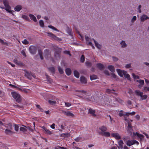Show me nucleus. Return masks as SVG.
I'll list each match as a JSON object with an SVG mask.
<instances>
[{
    "label": "nucleus",
    "mask_w": 149,
    "mask_h": 149,
    "mask_svg": "<svg viewBox=\"0 0 149 149\" xmlns=\"http://www.w3.org/2000/svg\"><path fill=\"white\" fill-rule=\"evenodd\" d=\"M11 94L12 97L15 100H16V102L19 103L21 101V98L20 95L15 92H11Z\"/></svg>",
    "instance_id": "1"
},
{
    "label": "nucleus",
    "mask_w": 149,
    "mask_h": 149,
    "mask_svg": "<svg viewBox=\"0 0 149 149\" xmlns=\"http://www.w3.org/2000/svg\"><path fill=\"white\" fill-rule=\"evenodd\" d=\"M3 2L5 8H3L5 9L6 11L10 13H11L13 12V10H10L11 8V7L9 5L8 2L7 0H3Z\"/></svg>",
    "instance_id": "2"
},
{
    "label": "nucleus",
    "mask_w": 149,
    "mask_h": 149,
    "mask_svg": "<svg viewBox=\"0 0 149 149\" xmlns=\"http://www.w3.org/2000/svg\"><path fill=\"white\" fill-rule=\"evenodd\" d=\"M55 49V52L54 53V56L56 59H58L60 57V53L61 52V49L58 48L57 47Z\"/></svg>",
    "instance_id": "3"
},
{
    "label": "nucleus",
    "mask_w": 149,
    "mask_h": 149,
    "mask_svg": "<svg viewBox=\"0 0 149 149\" xmlns=\"http://www.w3.org/2000/svg\"><path fill=\"white\" fill-rule=\"evenodd\" d=\"M37 47L33 45H31L29 48L30 52L32 54H35L37 52Z\"/></svg>",
    "instance_id": "4"
},
{
    "label": "nucleus",
    "mask_w": 149,
    "mask_h": 149,
    "mask_svg": "<svg viewBox=\"0 0 149 149\" xmlns=\"http://www.w3.org/2000/svg\"><path fill=\"white\" fill-rule=\"evenodd\" d=\"M128 126L127 127V131L128 132L132 134L133 130L132 129V126L131 123L129 121H128L127 122Z\"/></svg>",
    "instance_id": "5"
},
{
    "label": "nucleus",
    "mask_w": 149,
    "mask_h": 149,
    "mask_svg": "<svg viewBox=\"0 0 149 149\" xmlns=\"http://www.w3.org/2000/svg\"><path fill=\"white\" fill-rule=\"evenodd\" d=\"M44 54L45 57L46 59L50 57V53L48 49H46L44 51Z\"/></svg>",
    "instance_id": "6"
},
{
    "label": "nucleus",
    "mask_w": 149,
    "mask_h": 149,
    "mask_svg": "<svg viewBox=\"0 0 149 149\" xmlns=\"http://www.w3.org/2000/svg\"><path fill=\"white\" fill-rule=\"evenodd\" d=\"M47 34L48 36H49L53 38L54 40H58V41H61V38H60L58 37H56V36L54 35L53 33H48Z\"/></svg>",
    "instance_id": "7"
},
{
    "label": "nucleus",
    "mask_w": 149,
    "mask_h": 149,
    "mask_svg": "<svg viewBox=\"0 0 149 149\" xmlns=\"http://www.w3.org/2000/svg\"><path fill=\"white\" fill-rule=\"evenodd\" d=\"M13 130L5 129L4 132L7 135H12L15 133V132L12 131Z\"/></svg>",
    "instance_id": "8"
},
{
    "label": "nucleus",
    "mask_w": 149,
    "mask_h": 149,
    "mask_svg": "<svg viewBox=\"0 0 149 149\" xmlns=\"http://www.w3.org/2000/svg\"><path fill=\"white\" fill-rule=\"evenodd\" d=\"M25 76L26 77L27 79L30 80H31L32 78V74L31 72L26 71Z\"/></svg>",
    "instance_id": "9"
},
{
    "label": "nucleus",
    "mask_w": 149,
    "mask_h": 149,
    "mask_svg": "<svg viewBox=\"0 0 149 149\" xmlns=\"http://www.w3.org/2000/svg\"><path fill=\"white\" fill-rule=\"evenodd\" d=\"M88 113L92 115V116H96V115L95 114V110L92 109L91 108H88Z\"/></svg>",
    "instance_id": "10"
},
{
    "label": "nucleus",
    "mask_w": 149,
    "mask_h": 149,
    "mask_svg": "<svg viewBox=\"0 0 149 149\" xmlns=\"http://www.w3.org/2000/svg\"><path fill=\"white\" fill-rule=\"evenodd\" d=\"M111 136L116 139H121V137L118 133H113Z\"/></svg>",
    "instance_id": "11"
},
{
    "label": "nucleus",
    "mask_w": 149,
    "mask_h": 149,
    "mask_svg": "<svg viewBox=\"0 0 149 149\" xmlns=\"http://www.w3.org/2000/svg\"><path fill=\"white\" fill-rule=\"evenodd\" d=\"M106 92L107 93L110 94L112 93L115 95H118V93L114 92L115 91L114 89H108L106 90Z\"/></svg>",
    "instance_id": "12"
},
{
    "label": "nucleus",
    "mask_w": 149,
    "mask_h": 149,
    "mask_svg": "<svg viewBox=\"0 0 149 149\" xmlns=\"http://www.w3.org/2000/svg\"><path fill=\"white\" fill-rule=\"evenodd\" d=\"M76 91L79 92L82 94L81 95H80L79 94H78L79 95H77L78 96L80 97H82L83 96L86 95V91L84 90H77Z\"/></svg>",
    "instance_id": "13"
},
{
    "label": "nucleus",
    "mask_w": 149,
    "mask_h": 149,
    "mask_svg": "<svg viewBox=\"0 0 149 149\" xmlns=\"http://www.w3.org/2000/svg\"><path fill=\"white\" fill-rule=\"evenodd\" d=\"M149 18V17H148L146 15H143L141 16L140 19L141 22H143L145 20Z\"/></svg>",
    "instance_id": "14"
},
{
    "label": "nucleus",
    "mask_w": 149,
    "mask_h": 149,
    "mask_svg": "<svg viewBox=\"0 0 149 149\" xmlns=\"http://www.w3.org/2000/svg\"><path fill=\"white\" fill-rule=\"evenodd\" d=\"M99 134L106 137H109L110 136V134L108 132H101L99 133Z\"/></svg>",
    "instance_id": "15"
},
{
    "label": "nucleus",
    "mask_w": 149,
    "mask_h": 149,
    "mask_svg": "<svg viewBox=\"0 0 149 149\" xmlns=\"http://www.w3.org/2000/svg\"><path fill=\"white\" fill-rule=\"evenodd\" d=\"M66 31L70 35L72 36L73 35V33L72 32L71 29L67 26L66 28Z\"/></svg>",
    "instance_id": "16"
},
{
    "label": "nucleus",
    "mask_w": 149,
    "mask_h": 149,
    "mask_svg": "<svg viewBox=\"0 0 149 149\" xmlns=\"http://www.w3.org/2000/svg\"><path fill=\"white\" fill-rule=\"evenodd\" d=\"M121 47L122 48H125L127 46V45L124 40H122L120 43Z\"/></svg>",
    "instance_id": "17"
},
{
    "label": "nucleus",
    "mask_w": 149,
    "mask_h": 149,
    "mask_svg": "<svg viewBox=\"0 0 149 149\" xmlns=\"http://www.w3.org/2000/svg\"><path fill=\"white\" fill-rule=\"evenodd\" d=\"M5 127L6 128V129L9 130H13V126L12 124L10 123L8 124H6L5 126Z\"/></svg>",
    "instance_id": "18"
},
{
    "label": "nucleus",
    "mask_w": 149,
    "mask_h": 149,
    "mask_svg": "<svg viewBox=\"0 0 149 149\" xmlns=\"http://www.w3.org/2000/svg\"><path fill=\"white\" fill-rule=\"evenodd\" d=\"M116 71L118 73V74L121 77H123L124 72L125 70H121L120 69H116Z\"/></svg>",
    "instance_id": "19"
},
{
    "label": "nucleus",
    "mask_w": 149,
    "mask_h": 149,
    "mask_svg": "<svg viewBox=\"0 0 149 149\" xmlns=\"http://www.w3.org/2000/svg\"><path fill=\"white\" fill-rule=\"evenodd\" d=\"M118 143L119 145V146L118 147V148L122 149L123 148V145L124 144V143L123 141L120 140L119 141Z\"/></svg>",
    "instance_id": "20"
},
{
    "label": "nucleus",
    "mask_w": 149,
    "mask_h": 149,
    "mask_svg": "<svg viewBox=\"0 0 149 149\" xmlns=\"http://www.w3.org/2000/svg\"><path fill=\"white\" fill-rule=\"evenodd\" d=\"M123 74L124 76L128 80H130L131 78L130 76V75L129 74L127 73V72L125 71L124 72Z\"/></svg>",
    "instance_id": "21"
},
{
    "label": "nucleus",
    "mask_w": 149,
    "mask_h": 149,
    "mask_svg": "<svg viewBox=\"0 0 149 149\" xmlns=\"http://www.w3.org/2000/svg\"><path fill=\"white\" fill-rule=\"evenodd\" d=\"M81 82L82 83L86 84L87 83L86 79L84 76H81L80 78Z\"/></svg>",
    "instance_id": "22"
},
{
    "label": "nucleus",
    "mask_w": 149,
    "mask_h": 149,
    "mask_svg": "<svg viewBox=\"0 0 149 149\" xmlns=\"http://www.w3.org/2000/svg\"><path fill=\"white\" fill-rule=\"evenodd\" d=\"M63 113H64V115L67 116H74V115L72 113H71L70 111L67 112L65 111H63Z\"/></svg>",
    "instance_id": "23"
},
{
    "label": "nucleus",
    "mask_w": 149,
    "mask_h": 149,
    "mask_svg": "<svg viewBox=\"0 0 149 149\" xmlns=\"http://www.w3.org/2000/svg\"><path fill=\"white\" fill-rule=\"evenodd\" d=\"M97 67L100 70H102L104 68L103 65L100 63H98L97 64Z\"/></svg>",
    "instance_id": "24"
},
{
    "label": "nucleus",
    "mask_w": 149,
    "mask_h": 149,
    "mask_svg": "<svg viewBox=\"0 0 149 149\" xmlns=\"http://www.w3.org/2000/svg\"><path fill=\"white\" fill-rule=\"evenodd\" d=\"M50 72L53 74H54L55 72V69L54 67H49L48 68Z\"/></svg>",
    "instance_id": "25"
},
{
    "label": "nucleus",
    "mask_w": 149,
    "mask_h": 149,
    "mask_svg": "<svg viewBox=\"0 0 149 149\" xmlns=\"http://www.w3.org/2000/svg\"><path fill=\"white\" fill-rule=\"evenodd\" d=\"M93 40L95 42V46L96 47H97L98 49H100L101 48V45L99 44L95 39H93Z\"/></svg>",
    "instance_id": "26"
},
{
    "label": "nucleus",
    "mask_w": 149,
    "mask_h": 149,
    "mask_svg": "<svg viewBox=\"0 0 149 149\" xmlns=\"http://www.w3.org/2000/svg\"><path fill=\"white\" fill-rule=\"evenodd\" d=\"M136 82H139L140 84V85H139V87H140L143 85L144 83V81L143 80L140 79L136 80Z\"/></svg>",
    "instance_id": "27"
},
{
    "label": "nucleus",
    "mask_w": 149,
    "mask_h": 149,
    "mask_svg": "<svg viewBox=\"0 0 149 149\" xmlns=\"http://www.w3.org/2000/svg\"><path fill=\"white\" fill-rule=\"evenodd\" d=\"M65 71L66 74L68 76L70 75L71 74V70L69 68H66L65 70Z\"/></svg>",
    "instance_id": "28"
},
{
    "label": "nucleus",
    "mask_w": 149,
    "mask_h": 149,
    "mask_svg": "<svg viewBox=\"0 0 149 149\" xmlns=\"http://www.w3.org/2000/svg\"><path fill=\"white\" fill-rule=\"evenodd\" d=\"M29 16L32 20H33L35 22L37 21V20L36 17L33 15L31 14H30L29 15Z\"/></svg>",
    "instance_id": "29"
},
{
    "label": "nucleus",
    "mask_w": 149,
    "mask_h": 149,
    "mask_svg": "<svg viewBox=\"0 0 149 149\" xmlns=\"http://www.w3.org/2000/svg\"><path fill=\"white\" fill-rule=\"evenodd\" d=\"M70 134L69 133H63L60 134V136L64 137H67L70 136Z\"/></svg>",
    "instance_id": "30"
},
{
    "label": "nucleus",
    "mask_w": 149,
    "mask_h": 149,
    "mask_svg": "<svg viewBox=\"0 0 149 149\" xmlns=\"http://www.w3.org/2000/svg\"><path fill=\"white\" fill-rule=\"evenodd\" d=\"M135 92L137 95H139L140 96H142V95L143 94V92H141L138 90H136Z\"/></svg>",
    "instance_id": "31"
},
{
    "label": "nucleus",
    "mask_w": 149,
    "mask_h": 149,
    "mask_svg": "<svg viewBox=\"0 0 149 149\" xmlns=\"http://www.w3.org/2000/svg\"><path fill=\"white\" fill-rule=\"evenodd\" d=\"M108 69L111 72H113L115 71L114 68L113 66L110 65L108 66Z\"/></svg>",
    "instance_id": "32"
},
{
    "label": "nucleus",
    "mask_w": 149,
    "mask_h": 149,
    "mask_svg": "<svg viewBox=\"0 0 149 149\" xmlns=\"http://www.w3.org/2000/svg\"><path fill=\"white\" fill-rule=\"evenodd\" d=\"M22 9V6L20 5L16 6L15 8V11H19Z\"/></svg>",
    "instance_id": "33"
},
{
    "label": "nucleus",
    "mask_w": 149,
    "mask_h": 149,
    "mask_svg": "<svg viewBox=\"0 0 149 149\" xmlns=\"http://www.w3.org/2000/svg\"><path fill=\"white\" fill-rule=\"evenodd\" d=\"M74 76L77 78H79V73L77 70H75L74 72Z\"/></svg>",
    "instance_id": "34"
},
{
    "label": "nucleus",
    "mask_w": 149,
    "mask_h": 149,
    "mask_svg": "<svg viewBox=\"0 0 149 149\" xmlns=\"http://www.w3.org/2000/svg\"><path fill=\"white\" fill-rule=\"evenodd\" d=\"M20 131L22 132L23 133H24L27 131V129L24 127H21L19 128Z\"/></svg>",
    "instance_id": "35"
},
{
    "label": "nucleus",
    "mask_w": 149,
    "mask_h": 149,
    "mask_svg": "<svg viewBox=\"0 0 149 149\" xmlns=\"http://www.w3.org/2000/svg\"><path fill=\"white\" fill-rule=\"evenodd\" d=\"M13 61L15 64L19 65H21L22 63L20 61H18L17 59H15L13 60Z\"/></svg>",
    "instance_id": "36"
},
{
    "label": "nucleus",
    "mask_w": 149,
    "mask_h": 149,
    "mask_svg": "<svg viewBox=\"0 0 149 149\" xmlns=\"http://www.w3.org/2000/svg\"><path fill=\"white\" fill-rule=\"evenodd\" d=\"M90 77L91 80H93L97 79V76L96 75L94 74L90 75Z\"/></svg>",
    "instance_id": "37"
},
{
    "label": "nucleus",
    "mask_w": 149,
    "mask_h": 149,
    "mask_svg": "<svg viewBox=\"0 0 149 149\" xmlns=\"http://www.w3.org/2000/svg\"><path fill=\"white\" fill-rule=\"evenodd\" d=\"M99 129L101 130L103 132H106L107 130L106 127L105 126H102L99 128Z\"/></svg>",
    "instance_id": "38"
},
{
    "label": "nucleus",
    "mask_w": 149,
    "mask_h": 149,
    "mask_svg": "<svg viewBox=\"0 0 149 149\" xmlns=\"http://www.w3.org/2000/svg\"><path fill=\"white\" fill-rule=\"evenodd\" d=\"M136 135L141 140L143 139L144 136L141 134H140L137 132H136Z\"/></svg>",
    "instance_id": "39"
},
{
    "label": "nucleus",
    "mask_w": 149,
    "mask_h": 149,
    "mask_svg": "<svg viewBox=\"0 0 149 149\" xmlns=\"http://www.w3.org/2000/svg\"><path fill=\"white\" fill-rule=\"evenodd\" d=\"M134 144V143H133L132 141L128 140L127 142V145L129 146H131L132 145Z\"/></svg>",
    "instance_id": "40"
},
{
    "label": "nucleus",
    "mask_w": 149,
    "mask_h": 149,
    "mask_svg": "<svg viewBox=\"0 0 149 149\" xmlns=\"http://www.w3.org/2000/svg\"><path fill=\"white\" fill-rule=\"evenodd\" d=\"M49 103L51 105H54L56 104V102L51 100H48Z\"/></svg>",
    "instance_id": "41"
},
{
    "label": "nucleus",
    "mask_w": 149,
    "mask_h": 149,
    "mask_svg": "<svg viewBox=\"0 0 149 149\" xmlns=\"http://www.w3.org/2000/svg\"><path fill=\"white\" fill-rule=\"evenodd\" d=\"M58 68L59 73L61 74H63V69L59 66H58Z\"/></svg>",
    "instance_id": "42"
},
{
    "label": "nucleus",
    "mask_w": 149,
    "mask_h": 149,
    "mask_svg": "<svg viewBox=\"0 0 149 149\" xmlns=\"http://www.w3.org/2000/svg\"><path fill=\"white\" fill-rule=\"evenodd\" d=\"M85 57L84 55H82L80 58V61L81 62L83 63L85 61Z\"/></svg>",
    "instance_id": "43"
},
{
    "label": "nucleus",
    "mask_w": 149,
    "mask_h": 149,
    "mask_svg": "<svg viewBox=\"0 0 149 149\" xmlns=\"http://www.w3.org/2000/svg\"><path fill=\"white\" fill-rule=\"evenodd\" d=\"M48 27L51 28V29H52L56 31H59L57 29H56V28H55V27H54V26H52V25H49L48 26Z\"/></svg>",
    "instance_id": "44"
},
{
    "label": "nucleus",
    "mask_w": 149,
    "mask_h": 149,
    "mask_svg": "<svg viewBox=\"0 0 149 149\" xmlns=\"http://www.w3.org/2000/svg\"><path fill=\"white\" fill-rule=\"evenodd\" d=\"M13 106L14 107H17V108H20V109H23L24 108L23 107V106H20L19 105H15V104H13Z\"/></svg>",
    "instance_id": "45"
},
{
    "label": "nucleus",
    "mask_w": 149,
    "mask_h": 149,
    "mask_svg": "<svg viewBox=\"0 0 149 149\" xmlns=\"http://www.w3.org/2000/svg\"><path fill=\"white\" fill-rule=\"evenodd\" d=\"M39 24L40 26L41 27H44V22L42 20H40L39 21Z\"/></svg>",
    "instance_id": "46"
},
{
    "label": "nucleus",
    "mask_w": 149,
    "mask_h": 149,
    "mask_svg": "<svg viewBox=\"0 0 149 149\" xmlns=\"http://www.w3.org/2000/svg\"><path fill=\"white\" fill-rule=\"evenodd\" d=\"M14 129L15 131L17 132L19 130V126L16 124H14Z\"/></svg>",
    "instance_id": "47"
},
{
    "label": "nucleus",
    "mask_w": 149,
    "mask_h": 149,
    "mask_svg": "<svg viewBox=\"0 0 149 149\" xmlns=\"http://www.w3.org/2000/svg\"><path fill=\"white\" fill-rule=\"evenodd\" d=\"M132 75L134 79H139V76L136 75L134 73H132Z\"/></svg>",
    "instance_id": "48"
},
{
    "label": "nucleus",
    "mask_w": 149,
    "mask_h": 149,
    "mask_svg": "<svg viewBox=\"0 0 149 149\" xmlns=\"http://www.w3.org/2000/svg\"><path fill=\"white\" fill-rule=\"evenodd\" d=\"M135 114V112L134 111L132 112L131 113L127 112L126 113L125 115L126 116H128L129 114H131L132 115H134Z\"/></svg>",
    "instance_id": "49"
},
{
    "label": "nucleus",
    "mask_w": 149,
    "mask_h": 149,
    "mask_svg": "<svg viewBox=\"0 0 149 149\" xmlns=\"http://www.w3.org/2000/svg\"><path fill=\"white\" fill-rule=\"evenodd\" d=\"M36 107L39 110H40V111L41 112H43L44 111L43 109L41 107L40 105L38 104H37L36 105Z\"/></svg>",
    "instance_id": "50"
},
{
    "label": "nucleus",
    "mask_w": 149,
    "mask_h": 149,
    "mask_svg": "<svg viewBox=\"0 0 149 149\" xmlns=\"http://www.w3.org/2000/svg\"><path fill=\"white\" fill-rule=\"evenodd\" d=\"M46 76L47 81H48L50 83L52 81V79L50 78L46 74Z\"/></svg>",
    "instance_id": "51"
},
{
    "label": "nucleus",
    "mask_w": 149,
    "mask_h": 149,
    "mask_svg": "<svg viewBox=\"0 0 149 149\" xmlns=\"http://www.w3.org/2000/svg\"><path fill=\"white\" fill-rule=\"evenodd\" d=\"M0 43H1L3 45H8V43L7 42H4L3 40L1 38H0Z\"/></svg>",
    "instance_id": "52"
},
{
    "label": "nucleus",
    "mask_w": 149,
    "mask_h": 149,
    "mask_svg": "<svg viewBox=\"0 0 149 149\" xmlns=\"http://www.w3.org/2000/svg\"><path fill=\"white\" fill-rule=\"evenodd\" d=\"M22 43L25 45L28 44L29 42L26 39H24L23 41H22Z\"/></svg>",
    "instance_id": "53"
},
{
    "label": "nucleus",
    "mask_w": 149,
    "mask_h": 149,
    "mask_svg": "<svg viewBox=\"0 0 149 149\" xmlns=\"http://www.w3.org/2000/svg\"><path fill=\"white\" fill-rule=\"evenodd\" d=\"M123 111H121L118 113V115L120 117H121L123 116H124L125 115H126L125 114H124L123 113Z\"/></svg>",
    "instance_id": "54"
},
{
    "label": "nucleus",
    "mask_w": 149,
    "mask_h": 149,
    "mask_svg": "<svg viewBox=\"0 0 149 149\" xmlns=\"http://www.w3.org/2000/svg\"><path fill=\"white\" fill-rule=\"evenodd\" d=\"M63 53L65 54H68L70 56H71V54H70V52L68 51H63Z\"/></svg>",
    "instance_id": "55"
},
{
    "label": "nucleus",
    "mask_w": 149,
    "mask_h": 149,
    "mask_svg": "<svg viewBox=\"0 0 149 149\" xmlns=\"http://www.w3.org/2000/svg\"><path fill=\"white\" fill-rule=\"evenodd\" d=\"M141 99L142 100H145L147 97V96L146 95H142V96H141Z\"/></svg>",
    "instance_id": "56"
},
{
    "label": "nucleus",
    "mask_w": 149,
    "mask_h": 149,
    "mask_svg": "<svg viewBox=\"0 0 149 149\" xmlns=\"http://www.w3.org/2000/svg\"><path fill=\"white\" fill-rule=\"evenodd\" d=\"M141 5H139L138 6V7L137 9V10L139 12L141 13Z\"/></svg>",
    "instance_id": "57"
},
{
    "label": "nucleus",
    "mask_w": 149,
    "mask_h": 149,
    "mask_svg": "<svg viewBox=\"0 0 149 149\" xmlns=\"http://www.w3.org/2000/svg\"><path fill=\"white\" fill-rule=\"evenodd\" d=\"M136 20V16H134L131 19V21L132 22H134Z\"/></svg>",
    "instance_id": "58"
},
{
    "label": "nucleus",
    "mask_w": 149,
    "mask_h": 149,
    "mask_svg": "<svg viewBox=\"0 0 149 149\" xmlns=\"http://www.w3.org/2000/svg\"><path fill=\"white\" fill-rule=\"evenodd\" d=\"M47 134H49V135H51L52 134V133L49 130L47 129L46 132H45Z\"/></svg>",
    "instance_id": "59"
},
{
    "label": "nucleus",
    "mask_w": 149,
    "mask_h": 149,
    "mask_svg": "<svg viewBox=\"0 0 149 149\" xmlns=\"http://www.w3.org/2000/svg\"><path fill=\"white\" fill-rule=\"evenodd\" d=\"M112 58L114 61H116L118 60V59L115 56H113Z\"/></svg>",
    "instance_id": "60"
},
{
    "label": "nucleus",
    "mask_w": 149,
    "mask_h": 149,
    "mask_svg": "<svg viewBox=\"0 0 149 149\" xmlns=\"http://www.w3.org/2000/svg\"><path fill=\"white\" fill-rule=\"evenodd\" d=\"M65 105L66 107H69L71 105L70 103L69 102H65Z\"/></svg>",
    "instance_id": "61"
},
{
    "label": "nucleus",
    "mask_w": 149,
    "mask_h": 149,
    "mask_svg": "<svg viewBox=\"0 0 149 149\" xmlns=\"http://www.w3.org/2000/svg\"><path fill=\"white\" fill-rule=\"evenodd\" d=\"M85 39L86 41V42H87L89 41L90 40V38H89L88 36H85Z\"/></svg>",
    "instance_id": "62"
},
{
    "label": "nucleus",
    "mask_w": 149,
    "mask_h": 149,
    "mask_svg": "<svg viewBox=\"0 0 149 149\" xmlns=\"http://www.w3.org/2000/svg\"><path fill=\"white\" fill-rule=\"evenodd\" d=\"M21 54L23 55L24 56L26 57V53L24 52V50H22V51L21 52Z\"/></svg>",
    "instance_id": "63"
},
{
    "label": "nucleus",
    "mask_w": 149,
    "mask_h": 149,
    "mask_svg": "<svg viewBox=\"0 0 149 149\" xmlns=\"http://www.w3.org/2000/svg\"><path fill=\"white\" fill-rule=\"evenodd\" d=\"M131 67V64H127L125 66V68H129Z\"/></svg>",
    "instance_id": "64"
}]
</instances>
